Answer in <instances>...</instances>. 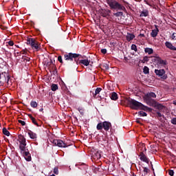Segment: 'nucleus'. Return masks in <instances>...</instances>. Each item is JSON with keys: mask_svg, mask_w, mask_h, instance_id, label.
I'll return each mask as SVG.
<instances>
[{"mask_svg": "<svg viewBox=\"0 0 176 176\" xmlns=\"http://www.w3.org/2000/svg\"><path fill=\"white\" fill-rule=\"evenodd\" d=\"M16 54H19V52H16V51H14V56H15V57H16Z\"/></svg>", "mask_w": 176, "mask_h": 176, "instance_id": "obj_52", "label": "nucleus"}, {"mask_svg": "<svg viewBox=\"0 0 176 176\" xmlns=\"http://www.w3.org/2000/svg\"><path fill=\"white\" fill-rule=\"evenodd\" d=\"M146 4H147V5H151V4H149L148 2H146Z\"/></svg>", "mask_w": 176, "mask_h": 176, "instance_id": "obj_62", "label": "nucleus"}, {"mask_svg": "<svg viewBox=\"0 0 176 176\" xmlns=\"http://www.w3.org/2000/svg\"><path fill=\"white\" fill-rule=\"evenodd\" d=\"M143 72L144 74H145V75L149 74V67H148L147 66H144V67L143 68Z\"/></svg>", "mask_w": 176, "mask_h": 176, "instance_id": "obj_29", "label": "nucleus"}, {"mask_svg": "<svg viewBox=\"0 0 176 176\" xmlns=\"http://www.w3.org/2000/svg\"><path fill=\"white\" fill-rule=\"evenodd\" d=\"M101 151H95L92 153L91 157L94 160H98L99 159H101Z\"/></svg>", "mask_w": 176, "mask_h": 176, "instance_id": "obj_14", "label": "nucleus"}, {"mask_svg": "<svg viewBox=\"0 0 176 176\" xmlns=\"http://www.w3.org/2000/svg\"><path fill=\"white\" fill-rule=\"evenodd\" d=\"M135 38V36L134 35V34L127 33L126 41H128V42L133 41Z\"/></svg>", "mask_w": 176, "mask_h": 176, "instance_id": "obj_18", "label": "nucleus"}, {"mask_svg": "<svg viewBox=\"0 0 176 176\" xmlns=\"http://www.w3.org/2000/svg\"><path fill=\"white\" fill-rule=\"evenodd\" d=\"M3 134H4V135H7V137H9V135H10V132H9L6 128H3Z\"/></svg>", "mask_w": 176, "mask_h": 176, "instance_id": "obj_28", "label": "nucleus"}, {"mask_svg": "<svg viewBox=\"0 0 176 176\" xmlns=\"http://www.w3.org/2000/svg\"><path fill=\"white\" fill-rule=\"evenodd\" d=\"M30 105L32 108H36V107H38V103L36 101L32 100L30 102Z\"/></svg>", "mask_w": 176, "mask_h": 176, "instance_id": "obj_30", "label": "nucleus"}, {"mask_svg": "<svg viewBox=\"0 0 176 176\" xmlns=\"http://www.w3.org/2000/svg\"><path fill=\"white\" fill-rule=\"evenodd\" d=\"M105 69H109V67L108 65H106V66H104Z\"/></svg>", "mask_w": 176, "mask_h": 176, "instance_id": "obj_50", "label": "nucleus"}, {"mask_svg": "<svg viewBox=\"0 0 176 176\" xmlns=\"http://www.w3.org/2000/svg\"><path fill=\"white\" fill-rule=\"evenodd\" d=\"M154 9H155V10H157V12H160L161 10L160 8H159V6H154Z\"/></svg>", "mask_w": 176, "mask_h": 176, "instance_id": "obj_43", "label": "nucleus"}, {"mask_svg": "<svg viewBox=\"0 0 176 176\" xmlns=\"http://www.w3.org/2000/svg\"><path fill=\"white\" fill-rule=\"evenodd\" d=\"M165 46L168 49H170V50H175L176 52V47L174 45H173V43H171L170 42L166 41L165 43Z\"/></svg>", "mask_w": 176, "mask_h": 176, "instance_id": "obj_16", "label": "nucleus"}, {"mask_svg": "<svg viewBox=\"0 0 176 176\" xmlns=\"http://www.w3.org/2000/svg\"><path fill=\"white\" fill-rule=\"evenodd\" d=\"M111 13V10H104L103 12H102V17H107V16H109V14Z\"/></svg>", "mask_w": 176, "mask_h": 176, "instance_id": "obj_25", "label": "nucleus"}, {"mask_svg": "<svg viewBox=\"0 0 176 176\" xmlns=\"http://www.w3.org/2000/svg\"><path fill=\"white\" fill-rule=\"evenodd\" d=\"M18 122L21 124V126H25V122L21 120H19Z\"/></svg>", "mask_w": 176, "mask_h": 176, "instance_id": "obj_40", "label": "nucleus"}, {"mask_svg": "<svg viewBox=\"0 0 176 176\" xmlns=\"http://www.w3.org/2000/svg\"><path fill=\"white\" fill-rule=\"evenodd\" d=\"M138 114L140 115V116H146V113H145L144 111H139Z\"/></svg>", "mask_w": 176, "mask_h": 176, "instance_id": "obj_36", "label": "nucleus"}, {"mask_svg": "<svg viewBox=\"0 0 176 176\" xmlns=\"http://www.w3.org/2000/svg\"><path fill=\"white\" fill-rule=\"evenodd\" d=\"M149 16V11L148 10H143L140 14V17H148Z\"/></svg>", "mask_w": 176, "mask_h": 176, "instance_id": "obj_17", "label": "nucleus"}, {"mask_svg": "<svg viewBox=\"0 0 176 176\" xmlns=\"http://www.w3.org/2000/svg\"><path fill=\"white\" fill-rule=\"evenodd\" d=\"M8 43L9 45V46H13V45H14V43L12 41H8Z\"/></svg>", "mask_w": 176, "mask_h": 176, "instance_id": "obj_45", "label": "nucleus"}, {"mask_svg": "<svg viewBox=\"0 0 176 176\" xmlns=\"http://www.w3.org/2000/svg\"><path fill=\"white\" fill-rule=\"evenodd\" d=\"M124 60H127V57H124Z\"/></svg>", "mask_w": 176, "mask_h": 176, "instance_id": "obj_60", "label": "nucleus"}, {"mask_svg": "<svg viewBox=\"0 0 176 176\" xmlns=\"http://www.w3.org/2000/svg\"><path fill=\"white\" fill-rule=\"evenodd\" d=\"M144 98L147 105H153L156 100H155V99L153 98H156V94H155V92L147 93L144 96Z\"/></svg>", "mask_w": 176, "mask_h": 176, "instance_id": "obj_5", "label": "nucleus"}, {"mask_svg": "<svg viewBox=\"0 0 176 176\" xmlns=\"http://www.w3.org/2000/svg\"><path fill=\"white\" fill-rule=\"evenodd\" d=\"M170 38L173 41H176V33H173L171 36Z\"/></svg>", "mask_w": 176, "mask_h": 176, "instance_id": "obj_38", "label": "nucleus"}, {"mask_svg": "<svg viewBox=\"0 0 176 176\" xmlns=\"http://www.w3.org/2000/svg\"><path fill=\"white\" fill-rule=\"evenodd\" d=\"M114 16H116V17H120L123 16V12H117L114 13Z\"/></svg>", "mask_w": 176, "mask_h": 176, "instance_id": "obj_31", "label": "nucleus"}, {"mask_svg": "<svg viewBox=\"0 0 176 176\" xmlns=\"http://www.w3.org/2000/svg\"><path fill=\"white\" fill-rule=\"evenodd\" d=\"M102 90V88H100V87L96 88L95 90V94H94V97H96V96H97V94H100V93H101Z\"/></svg>", "mask_w": 176, "mask_h": 176, "instance_id": "obj_27", "label": "nucleus"}, {"mask_svg": "<svg viewBox=\"0 0 176 176\" xmlns=\"http://www.w3.org/2000/svg\"><path fill=\"white\" fill-rule=\"evenodd\" d=\"M23 54H27V52L25 51H23Z\"/></svg>", "mask_w": 176, "mask_h": 176, "instance_id": "obj_55", "label": "nucleus"}, {"mask_svg": "<svg viewBox=\"0 0 176 176\" xmlns=\"http://www.w3.org/2000/svg\"><path fill=\"white\" fill-rule=\"evenodd\" d=\"M112 127V124L108 121H104L103 122H99L96 129L98 131L102 130L104 129V131H109V129Z\"/></svg>", "mask_w": 176, "mask_h": 176, "instance_id": "obj_6", "label": "nucleus"}, {"mask_svg": "<svg viewBox=\"0 0 176 176\" xmlns=\"http://www.w3.org/2000/svg\"><path fill=\"white\" fill-rule=\"evenodd\" d=\"M1 30H3L5 31V30H8V28L1 26Z\"/></svg>", "mask_w": 176, "mask_h": 176, "instance_id": "obj_48", "label": "nucleus"}, {"mask_svg": "<svg viewBox=\"0 0 176 176\" xmlns=\"http://www.w3.org/2000/svg\"><path fill=\"white\" fill-rule=\"evenodd\" d=\"M54 173H55L56 175H58V167L54 168Z\"/></svg>", "mask_w": 176, "mask_h": 176, "instance_id": "obj_37", "label": "nucleus"}, {"mask_svg": "<svg viewBox=\"0 0 176 176\" xmlns=\"http://www.w3.org/2000/svg\"><path fill=\"white\" fill-rule=\"evenodd\" d=\"M99 97H100V100H102V97H101V96H99Z\"/></svg>", "mask_w": 176, "mask_h": 176, "instance_id": "obj_59", "label": "nucleus"}, {"mask_svg": "<svg viewBox=\"0 0 176 176\" xmlns=\"http://www.w3.org/2000/svg\"><path fill=\"white\" fill-rule=\"evenodd\" d=\"M21 153L23 155V157H25V160L26 162H31L32 157L31 154L30 153V151L28 149L26 148V147L24 148V150H21Z\"/></svg>", "mask_w": 176, "mask_h": 176, "instance_id": "obj_10", "label": "nucleus"}, {"mask_svg": "<svg viewBox=\"0 0 176 176\" xmlns=\"http://www.w3.org/2000/svg\"><path fill=\"white\" fill-rule=\"evenodd\" d=\"M127 104L131 109H142L143 111H152V109L144 105L142 103L131 98L127 99Z\"/></svg>", "mask_w": 176, "mask_h": 176, "instance_id": "obj_2", "label": "nucleus"}, {"mask_svg": "<svg viewBox=\"0 0 176 176\" xmlns=\"http://www.w3.org/2000/svg\"><path fill=\"white\" fill-rule=\"evenodd\" d=\"M150 107H154L155 109L158 110V112H164V109L166 108L163 104H160L157 102H155V103L153 105H149Z\"/></svg>", "mask_w": 176, "mask_h": 176, "instance_id": "obj_11", "label": "nucleus"}, {"mask_svg": "<svg viewBox=\"0 0 176 176\" xmlns=\"http://www.w3.org/2000/svg\"><path fill=\"white\" fill-rule=\"evenodd\" d=\"M50 63H51V64H53V60H51V62H50Z\"/></svg>", "mask_w": 176, "mask_h": 176, "instance_id": "obj_58", "label": "nucleus"}, {"mask_svg": "<svg viewBox=\"0 0 176 176\" xmlns=\"http://www.w3.org/2000/svg\"><path fill=\"white\" fill-rule=\"evenodd\" d=\"M155 75H157V76L162 79V80H166V79L168 78L167 74H166V70H164V69H155Z\"/></svg>", "mask_w": 176, "mask_h": 176, "instance_id": "obj_8", "label": "nucleus"}, {"mask_svg": "<svg viewBox=\"0 0 176 176\" xmlns=\"http://www.w3.org/2000/svg\"><path fill=\"white\" fill-rule=\"evenodd\" d=\"M173 104L174 105H176V100H173Z\"/></svg>", "mask_w": 176, "mask_h": 176, "instance_id": "obj_51", "label": "nucleus"}, {"mask_svg": "<svg viewBox=\"0 0 176 176\" xmlns=\"http://www.w3.org/2000/svg\"><path fill=\"white\" fill-rule=\"evenodd\" d=\"M101 53L102 54H107V49H102L101 50Z\"/></svg>", "mask_w": 176, "mask_h": 176, "instance_id": "obj_44", "label": "nucleus"}, {"mask_svg": "<svg viewBox=\"0 0 176 176\" xmlns=\"http://www.w3.org/2000/svg\"><path fill=\"white\" fill-rule=\"evenodd\" d=\"M22 60H23V61L30 62V61L31 60V58H30V57L23 56H22Z\"/></svg>", "mask_w": 176, "mask_h": 176, "instance_id": "obj_32", "label": "nucleus"}, {"mask_svg": "<svg viewBox=\"0 0 176 176\" xmlns=\"http://www.w3.org/2000/svg\"><path fill=\"white\" fill-rule=\"evenodd\" d=\"M170 123H172V124H176V117L172 118Z\"/></svg>", "mask_w": 176, "mask_h": 176, "instance_id": "obj_39", "label": "nucleus"}, {"mask_svg": "<svg viewBox=\"0 0 176 176\" xmlns=\"http://www.w3.org/2000/svg\"><path fill=\"white\" fill-rule=\"evenodd\" d=\"M51 89L52 91H56V90L58 89V85L57 84H52L51 86Z\"/></svg>", "mask_w": 176, "mask_h": 176, "instance_id": "obj_26", "label": "nucleus"}, {"mask_svg": "<svg viewBox=\"0 0 176 176\" xmlns=\"http://www.w3.org/2000/svg\"><path fill=\"white\" fill-rule=\"evenodd\" d=\"M19 142V149L20 151H24L25 148H26L25 146H27V142H26V140L25 138L24 137V135H18V140H17Z\"/></svg>", "mask_w": 176, "mask_h": 176, "instance_id": "obj_7", "label": "nucleus"}, {"mask_svg": "<svg viewBox=\"0 0 176 176\" xmlns=\"http://www.w3.org/2000/svg\"><path fill=\"white\" fill-rule=\"evenodd\" d=\"M168 174L170 176H174V170H169Z\"/></svg>", "mask_w": 176, "mask_h": 176, "instance_id": "obj_41", "label": "nucleus"}, {"mask_svg": "<svg viewBox=\"0 0 176 176\" xmlns=\"http://www.w3.org/2000/svg\"><path fill=\"white\" fill-rule=\"evenodd\" d=\"M82 55L76 53H67L65 54V64L67 67H76V65H85L88 67L90 64L89 59L80 60Z\"/></svg>", "mask_w": 176, "mask_h": 176, "instance_id": "obj_1", "label": "nucleus"}, {"mask_svg": "<svg viewBox=\"0 0 176 176\" xmlns=\"http://www.w3.org/2000/svg\"><path fill=\"white\" fill-rule=\"evenodd\" d=\"M110 98L113 101H116V100H118V94H116V92L111 93V94L110 95Z\"/></svg>", "mask_w": 176, "mask_h": 176, "instance_id": "obj_23", "label": "nucleus"}, {"mask_svg": "<svg viewBox=\"0 0 176 176\" xmlns=\"http://www.w3.org/2000/svg\"><path fill=\"white\" fill-rule=\"evenodd\" d=\"M144 61H148V57L147 56H145L144 58H143Z\"/></svg>", "mask_w": 176, "mask_h": 176, "instance_id": "obj_49", "label": "nucleus"}, {"mask_svg": "<svg viewBox=\"0 0 176 176\" xmlns=\"http://www.w3.org/2000/svg\"><path fill=\"white\" fill-rule=\"evenodd\" d=\"M53 144L56 146H59V148H67L68 146L67 144L61 140H54Z\"/></svg>", "mask_w": 176, "mask_h": 176, "instance_id": "obj_12", "label": "nucleus"}, {"mask_svg": "<svg viewBox=\"0 0 176 176\" xmlns=\"http://www.w3.org/2000/svg\"><path fill=\"white\" fill-rule=\"evenodd\" d=\"M160 112L162 111H157V118H162V116H163Z\"/></svg>", "mask_w": 176, "mask_h": 176, "instance_id": "obj_42", "label": "nucleus"}, {"mask_svg": "<svg viewBox=\"0 0 176 176\" xmlns=\"http://www.w3.org/2000/svg\"><path fill=\"white\" fill-rule=\"evenodd\" d=\"M38 6H39V8H41V9H45V3H43V2L40 1V2L38 3Z\"/></svg>", "mask_w": 176, "mask_h": 176, "instance_id": "obj_33", "label": "nucleus"}, {"mask_svg": "<svg viewBox=\"0 0 176 176\" xmlns=\"http://www.w3.org/2000/svg\"><path fill=\"white\" fill-rule=\"evenodd\" d=\"M39 111H40V112H42V111H43V109L41 108V109H39Z\"/></svg>", "mask_w": 176, "mask_h": 176, "instance_id": "obj_53", "label": "nucleus"}, {"mask_svg": "<svg viewBox=\"0 0 176 176\" xmlns=\"http://www.w3.org/2000/svg\"><path fill=\"white\" fill-rule=\"evenodd\" d=\"M144 52L148 53V54H153V49L146 47L144 49Z\"/></svg>", "mask_w": 176, "mask_h": 176, "instance_id": "obj_24", "label": "nucleus"}, {"mask_svg": "<svg viewBox=\"0 0 176 176\" xmlns=\"http://www.w3.org/2000/svg\"><path fill=\"white\" fill-rule=\"evenodd\" d=\"M2 85H3V81L2 80V77L0 73V86H2Z\"/></svg>", "mask_w": 176, "mask_h": 176, "instance_id": "obj_46", "label": "nucleus"}, {"mask_svg": "<svg viewBox=\"0 0 176 176\" xmlns=\"http://www.w3.org/2000/svg\"><path fill=\"white\" fill-rule=\"evenodd\" d=\"M107 3L111 10L126 11V8L116 0H107Z\"/></svg>", "mask_w": 176, "mask_h": 176, "instance_id": "obj_3", "label": "nucleus"}, {"mask_svg": "<svg viewBox=\"0 0 176 176\" xmlns=\"http://www.w3.org/2000/svg\"><path fill=\"white\" fill-rule=\"evenodd\" d=\"M153 171H155V169L153 168V166L151 167Z\"/></svg>", "mask_w": 176, "mask_h": 176, "instance_id": "obj_57", "label": "nucleus"}, {"mask_svg": "<svg viewBox=\"0 0 176 176\" xmlns=\"http://www.w3.org/2000/svg\"><path fill=\"white\" fill-rule=\"evenodd\" d=\"M157 64L160 65H167V61L159 58L157 59Z\"/></svg>", "mask_w": 176, "mask_h": 176, "instance_id": "obj_21", "label": "nucleus"}, {"mask_svg": "<svg viewBox=\"0 0 176 176\" xmlns=\"http://www.w3.org/2000/svg\"><path fill=\"white\" fill-rule=\"evenodd\" d=\"M139 157H140V160L142 162H144V163H147V164H149L150 160L149 158H148V157H146V155H145V154L144 153V151H142L140 153Z\"/></svg>", "mask_w": 176, "mask_h": 176, "instance_id": "obj_13", "label": "nucleus"}, {"mask_svg": "<svg viewBox=\"0 0 176 176\" xmlns=\"http://www.w3.org/2000/svg\"><path fill=\"white\" fill-rule=\"evenodd\" d=\"M144 36H145V34H140L138 36L139 38H142V37H144Z\"/></svg>", "mask_w": 176, "mask_h": 176, "instance_id": "obj_47", "label": "nucleus"}, {"mask_svg": "<svg viewBox=\"0 0 176 176\" xmlns=\"http://www.w3.org/2000/svg\"><path fill=\"white\" fill-rule=\"evenodd\" d=\"M131 49V50H134V52H137V45H135V44H132Z\"/></svg>", "mask_w": 176, "mask_h": 176, "instance_id": "obj_35", "label": "nucleus"}, {"mask_svg": "<svg viewBox=\"0 0 176 176\" xmlns=\"http://www.w3.org/2000/svg\"><path fill=\"white\" fill-rule=\"evenodd\" d=\"M50 176H55L54 174L51 175Z\"/></svg>", "mask_w": 176, "mask_h": 176, "instance_id": "obj_61", "label": "nucleus"}, {"mask_svg": "<svg viewBox=\"0 0 176 176\" xmlns=\"http://www.w3.org/2000/svg\"><path fill=\"white\" fill-rule=\"evenodd\" d=\"M0 74L1 76V80H3V84L5 85V83H7L8 86H11L12 82H9V80H10V76L9 74L6 72H3Z\"/></svg>", "mask_w": 176, "mask_h": 176, "instance_id": "obj_9", "label": "nucleus"}, {"mask_svg": "<svg viewBox=\"0 0 176 176\" xmlns=\"http://www.w3.org/2000/svg\"><path fill=\"white\" fill-rule=\"evenodd\" d=\"M28 135L30 137L31 140H36L37 138L36 133L32 132V131L28 132Z\"/></svg>", "mask_w": 176, "mask_h": 176, "instance_id": "obj_20", "label": "nucleus"}, {"mask_svg": "<svg viewBox=\"0 0 176 176\" xmlns=\"http://www.w3.org/2000/svg\"><path fill=\"white\" fill-rule=\"evenodd\" d=\"M151 167H153V164H152V162H150Z\"/></svg>", "mask_w": 176, "mask_h": 176, "instance_id": "obj_54", "label": "nucleus"}, {"mask_svg": "<svg viewBox=\"0 0 176 176\" xmlns=\"http://www.w3.org/2000/svg\"><path fill=\"white\" fill-rule=\"evenodd\" d=\"M155 29L153 30L151 32V36L152 38H156L157 36V34H159V28L157 25H155Z\"/></svg>", "mask_w": 176, "mask_h": 176, "instance_id": "obj_15", "label": "nucleus"}, {"mask_svg": "<svg viewBox=\"0 0 176 176\" xmlns=\"http://www.w3.org/2000/svg\"><path fill=\"white\" fill-rule=\"evenodd\" d=\"M58 61H59L60 64H64V65H66L67 67H68V65L65 64V55H64V61L63 60V56H58Z\"/></svg>", "mask_w": 176, "mask_h": 176, "instance_id": "obj_22", "label": "nucleus"}, {"mask_svg": "<svg viewBox=\"0 0 176 176\" xmlns=\"http://www.w3.org/2000/svg\"><path fill=\"white\" fill-rule=\"evenodd\" d=\"M78 111L80 112V115H85L83 107H78Z\"/></svg>", "mask_w": 176, "mask_h": 176, "instance_id": "obj_34", "label": "nucleus"}, {"mask_svg": "<svg viewBox=\"0 0 176 176\" xmlns=\"http://www.w3.org/2000/svg\"><path fill=\"white\" fill-rule=\"evenodd\" d=\"M28 116H29L30 119H31L33 124H34L37 127H39V124H38V122H36V119H35V118H34L32 116V115H31V114H29Z\"/></svg>", "mask_w": 176, "mask_h": 176, "instance_id": "obj_19", "label": "nucleus"}, {"mask_svg": "<svg viewBox=\"0 0 176 176\" xmlns=\"http://www.w3.org/2000/svg\"><path fill=\"white\" fill-rule=\"evenodd\" d=\"M26 43L27 45H30L32 49H33V50H36V52H39V50H41V43L35 38H28Z\"/></svg>", "mask_w": 176, "mask_h": 176, "instance_id": "obj_4", "label": "nucleus"}, {"mask_svg": "<svg viewBox=\"0 0 176 176\" xmlns=\"http://www.w3.org/2000/svg\"><path fill=\"white\" fill-rule=\"evenodd\" d=\"M144 151H145V152H146V148H144Z\"/></svg>", "mask_w": 176, "mask_h": 176, "instance_id": "obj_56", "label": "nucleus"}]
</instances>
